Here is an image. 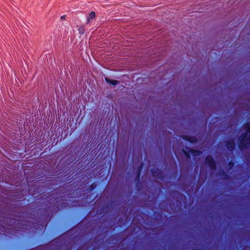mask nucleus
Masks as SVG:
<instances>
[{
  "label": "nucleus",
  "mask_w": 250,
  "mask_h": 250,
  "mask_svg": "<svg viewBox=\"0 0 250 250\" xmlns=\"http://www.w3.org/2000/svg\"><path fill=\"white\" fill-rule=\"evenodd\" d=\"M226 146L228 149L232 150L235 146L234 142L233 140L229 141L227 142Z\"/></svg>",
  "instance_id": "4"
},
{
  "label": "nucleus",
  "mask_w": 250,
  "mask_h": 250,
  "mask_svg": "<svg viewBox=\"0 0 250 250\" xmlns=\"http://www.w3.org/2000/svg\"><path fill=\"white\" fill-rule=\"evenodd\" d=\"M105 80L106 82H107L108 83L112 84L114 85H116L118 83V81L113 80H111L107 78H105Z\"/></svg>",
  "instance_id": "7"
},
{
  "label": "nucleus",
  "mask_w": 250,
  "mask_h": 250,
  "mask_svg": "<svg viewBox=\"0 0 250 250\" xmlns=\"http://www.w3.org/2000/svg\"><path fill=\"white\" fill-rule=\"evenodd\" d=\"M244 128L246 133L242 134L239 139V146L241 149L250 146V124H246Z\"/></svg>",
  "instance_id": "1"
},
{
  "label": "nucleus",
  "mask_w": 250,
  "mask_h": 250,
  "mask_svg": "<svg viewBox=\"0 0 250 250\" xmlns=\"http://www.w3.org/2000/svg\"><path fill=\"white\" fill-rule=\"evenodd\" d=\"M96 185L93 184L91 185V188H93L95 187H96Z\"/></svg>",
  "instance_id": "11"
},
{
  "label": "nucleus",
  "mask_w": 250,
  "mask_h": 250,
  "mask_svg": "<svg viewBox=\"0 0 250 250\" xmlns=\"http://www.w3.org/2000/svg\"><path fill=\"white\" fill-rule=\"evenodd\" d=\"M79 31H80L81 33L83 34V33H84V28L83 26L80 27L79 28Z\"/></svg>",
  "instance_id": "8"
},
{
  "label": "nucleus",
  "mask_w": 250,
  "mask_h": 250,
  "mask_svg": "<svg viewBox=\"0 0 250 250\" xmlns=\"http://www.w3.org/2000/svg\"><path fill=\"white\" fill-rule=\"evenodd\" d=\"M205 163L207 165L209 166L211 169H214L215 168V162L211 156H208L206 159Z\"/></svg>",
  "instance_id": "3"
},
{
  "label": "nucleus",
  "mask_w": 250,
  "mask_h": 250,
  "mask_svg": "<svg viewBox=\"0 0 250 250\" xmlns=\"http://www.w3.org/2000/svg\"><path fill=\"white\" fill-rule=\"evenodd\" d=\"M96 17V14L95 13V12H91L89 15V16L87 18V23H89V21H90V20H92V19H94Z\"/></svg>",
  "instance_id": "6"
},
{
  "label": "nucleus",
  "mask_w": 250,
  "mask_h": 250,
  "mask_svg": "<svg viewBox=\"0 0 250 250\" xmlns=\"http://www.w3.org/2000/svg\"><path fill=\"white\" fill-rule=\"evenodd\" d=\"M61 20H65V16L63 15V16H61Z\"/></svg>",
  "instance_id": "10"
},
{
  "label": "nucleus",
  "mask_w": 250,
  "mask_h": 250,
  "mask_svg": "<svg viewBox=\"0 0 250 250\" xmlns=\"http://www.w3.org/2000/svg\"><path fill=\"white\" fill-rule=\"evenodd\" d=\"M184 152L185 155L188 158H189L190 157V156H198V155H200L202 153L201 151L194 150L191 148L188 149V152L184 151Z\"/></svg>",
  "instance_id": "2"
},
{
  "label": "nucleus",
  "mask_w": 250,
  "mask_h": 250,
  "mask_svg": "<svg viewBox=\"0 0 250 250\" xmlns=\"http://www.w3.org/2000/svg\"><path fill=\"white\" fill-rule=\"evenodd\" d=\"M183 139L186 140H188V141L189 142H191V143H194V142H196V139L194 137H192V136H184L183 137Z\"/></svg>",
  "instance_id": "5"
},
{
  "label": "nucleus",
  "mask_w": 250,
  "mask_h": 250,
  "mask_svg": "<svg viewBox=\"0 0 250 250\" xmlns=\"http://www.w3.org/2000/svg\"><path fill=\"white\" fill-rule=\"evenodd\" d=\"M140 171H141V169L139 168V173H138V176L139 177L140 176Z\"/></svg>",
  "instance_id": "12"
},
{
  "label": "nucleus",
  "mask_w": 250,
  "mask_h": 250,
  "mask_svg": "<svg viewBox=\"0 0 250 250\" xmlns=\"http://www.w3.org/2000/svg\"><path fill=\"white\" fill-rule=\"evenodd\" d=\"M229 168H231L233 166V163L230 162L229 163Z\"/></svg>",
  "instance_id": "9"
}]
</instances>
